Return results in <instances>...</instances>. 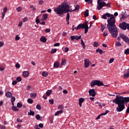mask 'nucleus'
I'll list each match as a JSON object with an SVG mask.
<instances>
[{
  "instance_id": "obj_32",
  "label": "nucleus",
  "mask_w": 129,
  "mask_h": 129,
  "mask_svg": "<svg viewBox=\"0 0 129 129\" xmlns=\"http://www.w3.org/2000/svg\"><path fill=\"white\" fill-rule=\"evenodd\" d=\"M16 11L18 12V13H20V12H22V7L20 6L18 7L17 8H16Z\"/></svg>"
},
{
  "instance_id": "obj_63",
  "label": "nucleus",
  "mask_w": 129,
  "mask_h": 129,
  "mask_svg": "<svg viewBox=\"0 0 129 129\" xmlns=\"http://www.w3.org/2000/svg\"><path fill=\"white\" fill-rule=\"evenodd\" d=\"M108 34H107V33L104 32H103V36L104 37H106V36H108Z\"/></svg>"
},
{
  "instance_id": "obj_45",
  "label": "nucleus",
  "mask_w": 129,
  "mask_h": 129,
  "mask_svg": "<svg viewBox=\"0 0 129 129\" xmlns=\"http://www.w3.org/2000/svg\"><path fill=\"white\" fill-rule=\"evenodd\" d=\"M36 109H38V110H41V105L39 104H37L36 106Z\"/></svg>"
},
{
  "instance_id": "obj_46",
  "label": "nucleus",
  "mask_w": 129,
  "mask_h": 129,
  "mask_svg": "<svg viewBox=\"0 0 129 129\" xmlns=\"http://www.w3.org/2000/svg\"><path fill=\"white\" fill-rule=\"evenodd\" d=\"M16 101V98L14 96L11 97V102H15Z\"/></svg>"
},
{
  "instance_id": "obj_26",
  "label": "nucleus",
  "mask_w": 129,
  "mask_h": 129,
  "mask_svg": "<svg viewBox=\"0 0 129 129\" xmlns=\"http://www.w3.org/2000/svg\"><path fill=\"white\" fill-rule=\"evenodd\" d=\"M28 115H35V112L32 110H30V112H28Z\"/></svg>"
},
{
  "instance_id": "obj_17",
  "label": "nucleus",
  "mask_w": 129,
  "mask_h": 129,
  "mask_svg": "<svg viewBox=\"0 0 129 129\" xmlns=\"http://www.w3.org/2000/svg\"><path fill=\"white\" fill-rule=\"evenodd\" d=\"M61 113H63V111L62 110L57 111L54 114V116H57V115H59V114H61Z\"/></svg>"
},
{
  "instance_id": "obj_56",
  "label": "nucleus",
  "mask_w": 129,
  "mask_h": 129,
  "mask_svg": "<svg viewBox=\"0 0 129 129\" xmlns=\"http://www.w3.org/2000/svg\"><path fill=\"white\" fill-rule=\"evenodd\" d=\"M113 61H114V59L113 58H110L109 59V63H110V64H111V63H112V62H113Z\"/></svg>"
},
{
  "instance_id": "obj_20",
  "label": "nucleus",
  "mask_w": 129,
  "mask_h": 129,
  "mask_svg": "<svg viewBox=\"0 0 129 129\" xmlns=\"http://www.w3.org/2000/svg\"><path fill=\"white\" fill-rule=\"evenodd\" d=\"M23 75L24 76V77H28V76H29V72L24 71L23 73Z\"/></svg>"
},
{
  "instance_id": "obj_14",
  "label": "nucleus",
  "mask_w": 129,
  "mask_h": 129,
  "mask_svg": "<svg viewBox=\"0 0 129 129\" xmlns=\"http://www.w3.org/2000/svg\"><path fill=\"white\" fill-rule=\"evenodd\" d=\"M48 19V14H45L42 16L41 21H46Z\"/></svg>"
},
{
  "instance_id": "obj_49",
  "label": "nucleus",
  "mask_w": 129,
  "mask_h": 129,
  "mask_svg": "<svg viewBox=\"0 0 129 129\" xmlns=\"http://www.w3.org/2000/svg\"><path fill=\"white\" fill-rule=\"evenodd\" d=\"M22 106H23V105L20 103H17V107H18L19 108H21V107H22Z\"/></svg>"
},
{
  "instance_id": "obj_38",
  "label": "nucleus",
  "mask_w": 129,
  "mask_h": 129,
  "mask_svg": "<svg viewBox=\"0 0 129 129\" xmlns=\"http://www.w3.org/2000/svg\"><path fill=\"white\" fill-rule=\"evenodd\" d=\"M93 46L95 48H97V47H98V42L95 41L93 43Z\"/></svg>"
},
{
  "instance_id": "obj_64",
  "label": "nucleus",
  "mask_w": 129,
  "mask_h": 129,
  "mask_svg": "<svg viewBox=\"0 0 129 129\" xmlns=\"http://www.w3.org/2000/svg\"><path fill=\"white\" fill-rule=\"evenodd\" d=\"M0 129H6V126H5V125H2V126L1 127Z\"/></svg>"
},
{
  "instance_id": "obj_8",
  "label": "nucleus",
  "mask_w": 129,
  "mask_h": 129,
  "mask_svg": "<svg viewBox=\"0 0 129 129\" xmlns=\"http://www.w3.org/2000/svg\"><path fill=\"white\" fill-rule=\"evenodd\" d=\"M89 93L90 96H92L93 97H94L96 95V92H95L94 89L89 90Z\"/></svg>"
},
{
  "instance_id": "obj_37",
  "label": "nucleus",
  "mask_w": 129,
  "mask_h": 129,
  "mask_svg": "<svg viewBox=\"0 0 129 129\" xmlns=\"http://www.w3.org/2000/svg\"><path fill=\"white\" fill-rule=\"evenodd\" d=\"M35 22L36 24H39L40 23V19H39V16L36 17Z\"/></svg>"
},
{
  "instance_id": "obj_44",
  "label": "nucleus",
  "mask_w": 129,
  "mask_h": 129,
  "mask_svg": "<svg viewBox=\"0 0 129 129\" xmlns=\"http://www.w3.org/2000/svg\"><path fill=\"white\" fill-rule=\"evenodd\" d=\"M35 118H36V119H37V120H40V118H41V116H40V115L37 114L35 116Z\"/></svg>"
},
{
  "instance_id": "obj_43",
  "label": "nucleus",
  "mask_w": 129,
  "mask_h": 129,
  "mask_svg": "<svg viewBox=\"0 0 129 129\" xmlns=\"http://www.w3.org/2000/svg\"><path fill=\"white\" fill-rule=\"evenodd\" d=\"M124 54H125V55L129 54V48H127L124 50Z\"/></svg>"
},
{
  "instance_id": "obj_4",
  "label": "nucleus",
  "mask_w": 129,
  "mask_h": 129,
  "mask_svg": "<svg viewBox=\"0 0 129 129\" xmlns=\"http://www.w3.org/2000/svg\"><path fill=\"white\" fill-rule=\"evenodd\" d=\"M105 6H106V7H108V8L110 7V6L109 4H106V3L104 2L103 0L97 1V9L98 11H100V10H101V9H102V8H103V7H104Z\"/></svg>"
},
{
  "instance_id": "obj_50",
  "label": "nucleus",
  "mask_w": 129,
  "mask_h": 129,
  "mask_svg": "<svg viewBox=\"0 0 129 129\" xmlns=\"http://www.w3.org/2000/svg\"><path fill=\"white\" fill-rule=\"evenodd\" d=\"M18 82L16 80H14L12 82V85H17Z\"/></svg>"
},
{
  "instance_id": "obj_55",
  "label": "nucleus",
  "mask_w": 129,
  "mask_h": 129,
  "mask_svg": "<svg viewBox=\"0 0 129 129\" xmlns=\"http://www.w3.org/2000/svg\"><path fill=\"white\" fill-rule=\"evenodd\" d=\"M38 126L39 127H40L41 128H42L43 126H44V125L42 123H40L38 124Z\"/></svg>"
},
{
  "instance_id": "obj_13",
  "label": "nucleus",
  "mask_w": 129,
  "mask_h": 129,
  "mask_svg": "<svg viewBox=\"0 0 129 129\" xmlns=\"http://www.w3.org/2000/svg\"><path fill=\"white\" fill-rule=\"evenodd\" d=\"M69 20H70V14L67 13V17H66V21L68 22L67 25H69Z\"/></svg>"
},
{
  "instance_id": "obj_6",
  "label": "nucleus",
  "mask_w": 129,
  "mask_h": 129,
  "mask_svg": "<svg viewBox=\"0 0 129 129\" xmlns=\"http://www.w3.org/2000/svg\"><path fill=\"white\" fill-rule=\"evenodd\" d=\"M120 38L122 39V40L125 41L126 44H129V38L127 36H126L125 35L123 34V33H120L119 34V37L117 38V40H120Z\"/></svg>"
},
{
  "instance_id": "obj_28",
  "label": "nucleus",
  "mask_w": 129,
  "mask_h": 129,
  "mask_svg": "<svg viewBox=\"0 0 129 129\" xmlns=\"http://www.w3.org/2000/svg\"><path fill=\"white\" fill-rule=\"evenodd\" d=\"M61 65L62 66H64V65H66V60L65 59H63L61 60Z\"/></svg>"
},
{
  "instance_id": "obj_48",
  "label": "nucleus",
  "mask_w": 129,
  "mask_h": 129,
  "mask_svg": "<svg viewBox=\"0 0 129 129\" xmlns=\"http://www.w3.org/2000/svg\"><path fill=\"white\" fill-rule=\"evenodd\" d=\"M81 39V35H80L79 36H76L75 40H77V41H78V40H80Z\"/></svg>"
},
{
  "instance_id": "obj_7",
  "label": "nucleus",
  "mask_w": 129,
  "mask_h": 129,
  "mask_svg": "<svg viewBox=\"0 0 129 129\" xmlns=\"http://www.w3.org/2000/svg\"><path fill=\"white\" fill-rule=\"evenodd\" d=\"M82 28L80 29H85V34H86L87 32H88V25H87V22L84 23L83 24H82Z\"/></svg>"
},
{
  "instance_id": "obj_15",
  "label": "nucleus",
  "mask_w": 129,
  "mask_h": 129,
  "mask_svg": "<svg viewBox=\"0 0 129 129\" xmlns=\"http://www.w3.org/2000/svg\"><path fill=\"white\" fill-rule=\"evenodd\" d=\"M40 40L41 42H43V43H46V42L47 41V39L46 38V37H45V36H42L40 38Z\"/></svg>"
},
{
  "instance_id": "obj_16",
  "label": "nucleus",
  "mask_w": 129,
  "mask_h": 129,
  "mask_svg": "<svg viewBox=\"0 0 129 129\" xmlns=\"http://www.w3.org/2000/svg\"><path fill=\"white\" fill-rule=\"evenodd\" d=\"M59 65H60V64L59 63V62L58 61H56L54 63L53 67L56 69L59 68Z\"/></svg>"
},
{
  "instance_id": "obj_22",
  "label": "nucleus",
  "mask_w": 129,
  "mask_h": 129,
  "mask_svg": "<svg viewBox=\"0 0 129 129\" xmlns=\"http://www.w3.org/2000/svg\"><path fill=\"white\" fill-rule=\"evenodd\" d=\"M129 77V69L127 71V73L123 75L124 78H128Z\"/></svg>"
},
{
  "instance_id": "obj_25",
  "label": "nucleus",
  "mask_w": 129,
  "mask_h": 129,
  "mask_svg": "<svg viewBox=\"0 0 129 129\" xmlns=\"http://www.w3.org/2000/svg\"><path fill=\"white\" fill-rule=\"evenodd\" d=\"M79 9H80V5H77L75 8V9L73 10V11H77V12H78L79 11Z\"/></svg>"
},
{
  "instance_id": "obj_33",
  "label": "nucleus",
  "mask_w": 129,
  "mask_h": 129,
  "mask_svg": "<svg viewBox=\"0 0 129 129\" xmlns=\"http://www.w3.org/2000/svg\"><path fill=\"white\" fill-rule=\"evenodd\" d=\"M28 21H29V19L28 18V17H25L24 18H23V23H26V22H28Z\"/></svg>"
},
{
  "instance_id": "obj_12",
  "label": "nucleus",
  "mask_w": 129,
  "mask_h": 129,
  "mask_svg": "<svg viewBox=\"0 0 129 129\" xmlns=\"http://www.w3.org/2000/svg\"><path fill=\"white\" fill-rule=\"evenodd\" d=\"M5 95H6V97L11 98V97H12V96H13V93H12V92H7L6 93Z\"/></svg>"
},
{
  "instance_id": "obj_47",
  "label": "nucleus",
  "mask_w": 129,
  "mask_h": 129,
  "mask_svg": "<svg viewBox=\"0 0 129 129\" xmlns=\"http://www.w3.org/2000/svg\"><path fill=\"white\" fill-rule=\"evenodd\" d=\"M49 102L50 104H54V100H53V99H49Z\"/></svg>"
},
{
  "instance_id": "obj_52",
  "label": "nucleus",
  "mask_w": 129,
  "mask_h": 129,
  "mask_svg": "<svg viewBox=\"0 0 129 129\" xmlns=\"http://www.w3.org/2000/svg\"><path fill=\"white\" fill-rule=\"evenodd\" d=\"M60 46V43L57 42L54 44V47H59Z\"/></svg>"
},
{
  "instance_id": "obj_3",
  "label": "nucleus",
  "mask_w": 129,
  "mask_h": 129,
  "mask_svg": "<svg viewBox=\"0 0 129 129\" xmlns=\"http://www.w3.org/2000/svg\"><path fill=\"white\" fill-rule=\"evenodd\" d=\"M70 6L67 4H61L54 9V12L56 15H58L59 17L63 18L64 17V14H69V12H75L73 10H69Z\"/></svg>"
},
{
  "instance_id": "obj_59",
  "label": "nucleus",
  "mask_w": 129,
  "mask_h": 129,
  "mask_svg": "<svg viewBox=\"0 0 129 129\" xmlns=\"http://www.w3.org/2000/svg\"><path fill=\"white\" fill-rule=\"evenodd\" d=\"M68 51H69V48L66 47L64 48V52H65V53H67V52H68Z\"/></svg>"
},
{
  "instance_id": "obj_42",
  "label": "nucleus",
  "mask_w": 129,
  "mask_h": 129,
  "mask_svg": "<svg viewBox=\"0 0 129 129\" xmlns=\"http://www.w3.org/2000/svg\"><path fill=\"white\" fill-rule=\"evenodd\" d=\"M85 1L86 3H88L89 5H91L93 3L92 0H85Z\"/></svg>"
},
{
  "instance_id": "obj_61",
  "label": "nucleus",
  "mask_w": 129,
  "mask_h": 129,
  "mask_svg": "<svg viewBox=\"0 0 129 129\" xmlns=\"http://www.w3.org/2000/svg\"><path fill=\"white\" fill-rule=\"evenodd\" d=\"M5 44L4 43V42L0 41V48L3 47Z\"/></svg>"
},
{
  "instance_id": "obj_30",
  "label": "nucleus",
  "mask_w": 129,
  "mask_h": 129,
  "mask_svg": "<svg viewBox=\"0 0 129 129\" xmlns=\"http://www.w3.org/2000/svg\"><path fill=\"white\" fill-rule=\"evenodd\" d=\"M27 102H28L30 104H33V99H32L31 98L28 99Z\"/></svg>"
},
{
  "instance_id": "obj_51",
  "label": "nucleus",
  "mask_w": 129,
  "mask_h": 129,
  "mask_svg": "<svg viewBox=\"0 0 129 129\" xmlns=\"http://www.w3.org/2000/svg\"><path fill=\"white\" fill-rule=\"evenodd\" d=\"M45 33H50L51 32V30L49 28L46 29L45 30Z\"/></svg>"
},
{
  "instance_id": "obj_10",
  "label": "nucleus",
  "mask_w": 129,
  "mask_h": 129,
  "mask_svg": "<svg viewBox=\"0 0 129 129\" xmlns=\"http://www.w3.org/2000/svg\"><path fill=\"white\" fill-rule=\"evenodd\" d=\"M8 11V8L5 7L3 9V12L2 13V19L4 20L5 19V16H6V14H7V12Z\"/></svg>"
},
{
  "instance_id": "obj_11",
  "label": "nucleus",
  "mask_w": 129,
  "mask_h": 129,
  "mask_svg": "<svg viewBox=\"0 0 129 129\" xmlns=\"http://www.w3.org/2000/svg\"><path fill=\"white\" fill-rule=\"evenodd\" d=\"M82 26H83L82 24H79L77 27H75L72 29L73 32V31H74V30H76V31H78V30H79V29H80L81 28H83V27H82Z\"/></svg>"
},
{
  "instance_id": "obj_29",
  "label": "nucleus",
  "mask_w": 129,
  "mask_h": 129,
  "mask_svg": "<svg viewBox=\"0 0 129 129\" xmlns=\"http://www.w3.org/2000/svg\"><path fill=\"white\" fill-rule=\"evenodd\" d=\"M42 76H43V77H47V76H48V72H43L42 73Z\"/></svg>"
},
{
  "instance_id": "obj_34",
  "label": "nucleus",
  "mask_w": 129,
  "mask_h": 129,
  "mask_svg": "<svg viewBox=\"0 0 129 129\" xmlns=\"http://www.w3.org/2000/svg\"><path fill=\"white\" fill-rule=\"evenodd\" d=\"M81 45L83 46V49H85V43H84V41L83 39L81 40Z\"/></svg>"
},
{
  "instance_id": "obj_60",
  "label": "nucleus",
  "mask_w": 129,
  "mask_h": 129,
  "mask_svg": "<svg viewBox=\"0 0 129 129\" xmlns=\"http://www.w3.org/2000/svg\"><path fill=\"white\" fill-rule=\"evenodd\" d=\"M17 121H18V122H23V120L19 118L17 119Z\"/></svg>"
},
{
  "instance_id": "obj_62",
  "label": "nucleus",
  "mask_w": 129,
  "mask_h": 129,
  "mask_svg": "<svg viewBox=\"0 0 129 129\" xmlns=\"http://www.w3.org/2000/svg\"><path fill=\"white\" fill-rule=\"evenodd\" d=\"M22 25H23V22L20 21L18 24V27H22Z\"/></svg>"
},
{
  "instance_id": "obj_35",
  "label": "nucleus",
  "mask_w": 129,
  "mask_h": 129,
  "mask_svg": "<svg viewBox=\"0 0 129 129\" xmlns=\"http://www.w3.org/2000/svg\"><path fill=\"white\" fill-rule=\"evenodd\" d=\"M85 99L83 98H80L79 99V102H80V103H83V102H84Z\"/></svg>"
},
{
  "instance_id": "obj_1",
  "label": "nucleus",
  "mask_w": 129,
  "mask_h": 129,
  "mask_svg": "<svg viewBox=\"0 0 129 129\" xmlns=\"http://www.w3.org/2000/svg\"><path fill=\"white\" fill-rule=\"evenodd\" d=\"M102 18L104 19V20H107V18H110L107 19L108 24H107V28L111 36L113 38H116L118 32L117 31V28H116V26H115V18H114V16L107 13L104 14Z\"/></svg>"
},
{
  "instance_id": "obj_40",
  "label": "nucleus",
  "mask_w": 129,
  "mask_h": 129,
  "mask_svg": "<svg viewBox=\"0 0 129 129\" xmlns=\"http://www.w3.org/2000/svg\"><path fill=\"white\" fill-rule=\"evenodd\" d=\"M106 27L105 25H101V31L102 32H103V31H104V29H105Z\"/></svg>"
},
{
  "instance_id": "obj_39",
  "label": "nucleus",
  "mask_w": 129,
  "mask_h": 129,
  "mask_svg": "<svg viewBox=\"0 0 129 129\" xmlns=\"http://www.w3.org/2000/svg\"><path fill=\"white\" fill-rule=\"evenodd\" d=\"M16 80L17 82H21L22 81V78L21 77H18L16 78Z\"/></svg>"
},
{
  "instance_id": "obj_5",
  "label": "nucleus",
  "mask_w": 129,
  "mask_h": 129,
  "mask_svg": "<svg viewBox=\"0 0 129 129\" xmlns=\"http://www.w3.org/2000/svg\"><path fill=\"white\" fill-rule=\"evenodd\" d=\"M90 85L92 87H94L95 85H97V86H105L106 87H108V85H104L102 82L98 80L92 81L91 82Z\"/></svg>"
},
{
  "instance_id": "obj_36",
  "label": "nucleus",
  "mask_w": 129,
  "mask_h": 129,
  "mask_svg": "<svg viewBox=\"0 0 129 129\" xmlns=\"http://www.w3.org/2000/svg\"><path fill=\"white\" fill-rule=\"evenodd\" d=\"M57 52V49L56 48H53L51 49V54H54Z\"/></svg>"
},
{
  "instance_id": "obj_53",
  "label": "nucleus",
  "mask_w": 129,
  "mask_h": 129,
  "mask_svg": "<svg viewBox=\"0 0 129 129\" xmlns=\"http://www.w3.org/2000/svg\"><path fill=\"white\" fill-rule=\"evenodd\" d=\"M20 36H19V35H16V37H15V40H16V41H19V40H20Z\"/></svg>"
},
{
  "instance_id": "obj_21",
  "label": "nucleus",
  "mask_w": 129,
  "mask_h": 129,
  "mask_svg": "<svg viewBox=\"0 0 129 129\" xmlns=\"http://www.w3.org/2000/svg\"><path fill=\"white\" fill-rule=\"evenodd\" d=\"M96 52H97V53H99V54H100L101 55L102 54V53H103V51H102V49H100V48H98V49H97L96 50Z\"/></svg>"
},
{
  "instance_id": "obj_54",
  "label": "nucleus",
  "mask_w": 129,
  "mask_h": 129,
  "mask_svg": "<svg viewBox=\"0 0 129 129\" xmlns=\"http://www.w3.org/2000/svg\"><path fill=\"white\" fill-rule=\"evenodd\" d=\"M76 36H71V39L72 41H73V40H75Z\"/></svg>"
},
{
  "instance_id": "obj_23",
  "label": "nucleus",
  "mask_w": 129,
  "mask_h": 129,
  "mask_svg": "<svg viewBox=\"0 0 129 129\" xmlns=\"http://www.w3.org/2000/svg\"><path fill=\"white\" fill-rule=\"evenodd\" d=\"M121 19H126V18H127V15L124 13H123L121 14Z\"/></svg>"
},
{
  "instance_id": "obj_58",
  "label": "nucleus",
  "mask_w": 129,
  "mask_h": 129,
  "mask_svg": "<svg viewBox=\"0 0 129 129\" xmlns=\"http://www.w3.org/2000/svg\"><path fill=\"white\" fill-rule=\"evenodd\" d=\"M39 5H43V4H44V1L39 0Z\"/></svg>"
},
{
  "instance_id": "obj_19",
  "label": "nucleus",
  "mask_w": 129,
  "mask_h": 129,
  "mask_svg": "<svg viewBox=\"0 0 129 129\" xmlns=\"http://www.w3.org/2000/svg\"><path fill=\"white\" fill-rule=\"evenodd\" d=\"M51 94H52V90H48L46 92V96H50V95H51Z\"/></svg>"
},
{
  "instance_id": "obj_57",
  "label": "nucleus",
  "mask_w": 129,
  "mask_h": 129,
  "mask_svg": "<svg viewBox=\"0 0 129 129\" xmlns=\"http://www.w3.org/2000/svg\"><path fill=\"white\" fill-rule=\"evenodd\" d=\"M16 68H20L21 67V66L18 63H16L15 66Z\"/></svg>"
},
{
  "instance_id": "obj_18",
  "label": "nucleus",
  "mask_w": 129,
  "mask_h": 129,
  "mask_svg": "<svg viewBox=\"0 0 129 129\" xmlns=\"http://www.w3.org/2000/svg\"><path fill=\"white\" fill-rule=\"evenodd\" d=\"M36 96H37V94L36 93H31L30 94V97H31V98L35 99V98H36Z\"/></svg>"
},
{
  "instance_id": "obj_2",
  "label": "nucleus",
  "mask_w": 129,
  "mask_h": 129,
  "mask_svg": "<svg viewBox=\"0 0 129 129\" xmlns=\"http://www.w3.org/2000/svg\"><path fill=\"white\" fill-rule=\"evenodd\" d=\"M112 101L113 103H115V104H117L118 105V107L116 108V111L117 112H120L125 108L124 103L129 102V97H123L122 96H118L117 95L116 98Z\"/></svg>"
},
{
  "instance_id": "obj_9",
  "label": "nucleus",
  "mask_w": 129,
  "mask_h": 129,
  "mask_svg": "<svg viewBox=\"0 0 129 129\" xmlns=\"http://www.w3.org/2000/svg\"><path fill=\"white\" fill-rule=\"evenodd\" d=\"M90 61L89 60V59L86 58L84 60V66L85 68H88L89 67Z\"/></svg>"
},
{
  "instance_id": "obj_31",
  "label": "nucleus",
  "mask_w": 129,
  "mask_h": 129,
  "mask_svg": "<svg viewBox=\"0 0 129 129\" xmlns=\"http://www.w3.org/2000/svg\"><path fill=\"white\" fill-rule=\"evenodd\" d=\"M115 46L117 47H120L121 46V43L119 41H116L115 43Z\"/></svg>"
},
{
  "instance_id": "obj_41",
  "label": "nucleus",
  "mask_w": 129,
  "mask_h": 129,
  "mask_svg": "<svg viewBox=\"0 0 129 129\" xmlns=\"http://www.w3.org/2000/svg\"><path fill=\"white\" fill-rule=\"evenodd\" d=\"M58 109H63V108H64V106H63V105L60 104L59 105V106L57 107Z\"/></svg>"
},
{
  "instance_id": "obj_27",
  "label": "nucleus",
  "mask_w": 129,
  "mask_h": 129,
  "mask_svg": "<svg viewBox=\"0 0 129 129\" xmlns=\"http://www.w3.org/2000/svg\"><path fill=\"white\" fill-rule=\"evenodd\" d=\"M12 109L14 111H19V108L17 107V106H12Z\"/></svg>"
},
{
  "instance_id": "obj_24",
  "label": "nucleus",
  "mask_w": 129,
  "mask_h": 129,
  "mask_svg": "<svg viewBox=\"0 0 129 129\" xmlns=\"http://www.w3.org/2000/svg\"><path fill=\"white\" fill-rule=\"evenodd\" d=\"M85 17H87L89 16V10L88 9H86L84 13Z\"/></svg>"
}]
</instances>
